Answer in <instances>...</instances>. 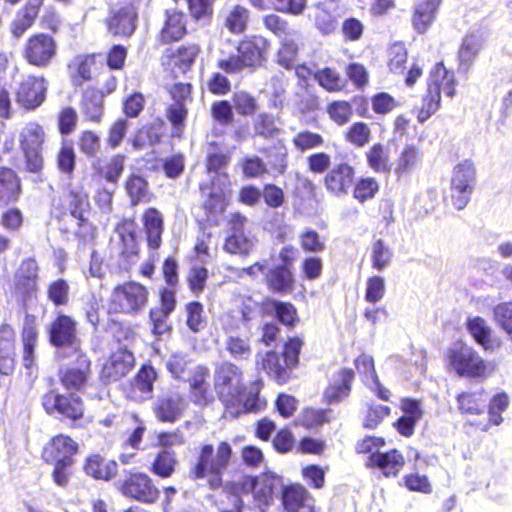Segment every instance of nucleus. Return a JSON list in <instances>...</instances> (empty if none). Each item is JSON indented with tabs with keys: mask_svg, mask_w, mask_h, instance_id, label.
Returning a JSON list of instances; mask_svg holds the SVG:
<instances>
[{
	"mask_svg": "<svg viewBox=\"0 0 512 512\" xmlns=\"http://www.w3.org/2000/svg\"><path fill=\"white\" fill-rule=\"evenodd\" d=\"M455 85L454 73L448 71L443 63H436L429 72L426 94L417 116L418 121L423 123L438 111L442 94L452 98L455 94Z\"/></svg>",
	"mask_w": 512,
	"mask_h": 512,
	"instance_id": "nucleus-1",
	"label": "nucleus"
},
{
	"mask_svg": "<svg viewBox=\"0 0 512 512\" xmlns=\"http://www.w3.org/2000/svg\"><path fill=\"white\" fill-rule=\"evenodd\" d=\"M445 357L448 369L458 376L484 379L493 372L492 364L486 362L473 347L463 343L451 346Z\"/></svg>",
	"mask_w": 512,
	"mask_h": 512,
	"instance_id": "nucleus-2",
	"label": "nucleus"
},
{
	"mask_svg": "<svg viewBox=\"0 0 512 512\" xmlns=\"http://www.w3.org/2000/svg\"><path fill=\"white\" fill-rule=\"evenodd\" d=\"M232 455L229 443L223 441L217 446L216 452L210 444L202 446L199 460L192 474L195 479L209 478V484L213 488L221 485V475L228 467Z\"/></svg>",
	"mask_w": 512,
	"mask_h": 512,
	"instance_id": "nucleus-3",
	"label": "nucleus"
},
{
	"mask_svg": "<svg viewBox=\"0 0 512 512\" xmlns=\"http://www.w3.org/2000/svg\"><path fill=\"white\" fill-rule=\"evenodd\" d=\"M477 182L476 167L472 160L459 162L452 170L450 196L457 210L464 209L471 199Z\"/></svg>",
	"mask_w": 512,
	"mask_h": 512,
	"instance_id": "nucleus-4",
	"label": "nucleus"
},
{
	"mask_svg": "<svg viewBox=\"0 0 512 512\" xmlns=\"http://www.w3.org/2000/svg\"><path fill=\"white\" fill-rule=\"evenodd\" d=\"M148 302V291L137 282H127L114 288L111 294L110 310L135 315L144 309Z\"/></svg>",
	"mask_w": 512,
	"mask_h": 512,
	"instance_id": "nucleus-5",
	"label": "nucleus"
},
{
	"mask_svg": "<svg viewBox=\"0 0 512 512\" xmlns=\"http://www.w3.org/2000/svg\"><path fill=\"white\" fill-rule=\"evenodd\" d=\"M45 139L43 128L35 123H27L19 132L20 148L25 157L26 168L37 173L43 167L42 144Z\"/></svg>",
	"mask_w": 512,
	"mask_h": 512,
	"instance_id": "nucleus-6",
	"label": "nucleus"
},
{
	"mask_svg": "<svg viewBox=\"0 0 512 512\" xmlns=\"http://www.w3.org/2000/svg\"><path fill=\"white\" fill-rule=\"evenodd\" d=\"M214 387L225 405L234 406L235 399H240L242 371L230 362L218 364L214 371Z\"/></svg>",
	"mask_w": 512,
	"mask_h": 512,
	"instance_id": "nucleus-7",
	"label": "nucleus"
},
{
	"mask_svg": "<svg viewBox=\"0 0 512 512\" xmlns=\"http://www.w3.org/2000/svg\"><path fill=\"white\" fill-rule=\"evenodd\" d=\"M111 6V17L108 21V28L114 35L130 36L136 27L137 11L136 1L120 0L114 3L109 0Z\"/></svg>",
	"mask_w": 512,
	"mask_h": 512,
	"instance_id": "nucleus-8",
	"label": "nucleus"
},
{
	"mask_svg": "<svg viewBox=\"0 0 512 512\" xmlns=\"http://www.w3.org/2000/svg\"><path fill=\"white\" fill-rule=\"evenodd\" d=\"M50 343L56 347H68L78 353L80 340L77 337V323L70 316L60 314L49 327Z\"/></svg>",
	"mask_w": 512,
	"mask_h": 512,
	"instance_id": "nucleus-9",
	"label": "nucleus"
},
{
	"mask_svg": "<svg viewBox=\"0 0 512 512\" xmlns=\"http://www.w3.org/2000/svg\"><path fill=\"white\" fill-rule=\"evenodd\" d=\"M281 484L279 477L272 473H262L248 478L244 488L251 491L255 505L264 510L273 501L274 491Z\"/></svg>",
	"mask_w": 512,
	"mask_h": 512,
	"instance_id": "nucleus-10",
	"label": "nucleus"
},
{
	"mask_svg": "<svg viewBox=\"0 0 512 512\" xmlns=\"http://www.w3.org/2000/svg\"><path fill=\"white\" fill-rule=\"evenodd\" d=\"M77 452L78 443L68 435L59 434L45 444L42 457L47 463H74Z\"/></svg>",
	"mask_w": 512,
	"mask_h": 512,
	"instance_id": "nucleus-11",
	"label": "nucleus"
},
{
	"mask_svg": "<svg viewBox=\"0 0 512 512\" xmlns=\"http://www.w3.org/2000/svg\"><path fill=\"white\" fill-rule=\"evenodd\" d=\"M246 219L242 215L232 214L229 220L232 233L227 236L224 250L230 254L248 255L255 247V239L243 231Z\"/></svg>",
	"mask_w": 512,
	"mask_h": 512,
	"instance_id": "nucleus-12",
	"label": "nucleus"
},
{
	"mask_svg": "<svg viewBox=\"0 0 512 512\" xmlns=\"http://www.w3.org/2000/svg\"><path fill=\"white\" fill-rule=\"evenodd\" d=\"M355 168L346 162L333 166L324 177V186L328 193L343 197L354 183Z\"/></svg>",
	"mask_w": 512,
	"mask_h": 512,
	"instance_id": "nucleus-13",
	"label": "nucleus"
},
{
	"mask_svg": "<svg viewBox=\"0 0 512 512\" xmlns=\"http://www.w3.org/2000/svg\"><path fill=\"white\" fill-rule=\"evenodd\" d=\"M269 47L270 43L265 37L253 35L245 37L238 43L237 52L247 68H254L260 66L265 60Z\"/></svg>",
	"mask_w": 512,
	"mask_h": 512,
	"instance_id": "nucleus-14",
	"label": "nucleus"
},
{
	"mask_svg": "<svg viewBox=\"0 0 512 512\" xmlns=\"http://www.w3.org/2000/svg\"><path fill=\"white\" fill-rule=\"evenodd\" d=\"M56 52L53 38L46 34L32 36L26 45L25 56L29 63L36 66H45Z\"/></svg>",
	"mask_w": 512,
	"mask_h": 512,
	"instance_id": "nucleus-15",
	"label": "nucleus"
},
{
	"mask_svg": "<svg viewBox=\"0 0 512 512\" xmlns=\"http://www.w3.org/2000/svg\"><path fill=\"white\" fill-rule=\"evenodd\" d=\"M121 491L126 496L148 503L154 502L159 496L152 480L143 473L132 474L122 484Z\"/></svg>",
	"mask_w": 512,
	"mask_h": 512,
	"instance_id": "nucleus-16",
	"label": "nucleus"
},
{
	"mask_svg": "<svg viewBox=\"0 0 512 512\" xmlns=\"http://www.w3.org/2000/svg\"><path fill=\"white\" fill-rule=\"evenodd\" d=\"M133 365V354L126 349H119L104 363L101 379L104 382L117 381L125 376L132 369Z\"/></svg>",
	"mask_w": 512,
	"mask_h": 512,
	"instance_id": "nucleus-17",
	"label": "nucleus"
},
{
	"mask_svg": "<svg viewBox=\"0 0 512 512\" xmlns=\"http://www.w3.org/2000/svg\"><path fill=\"white\" fill-rule=\"evenodd\" d=\"M485 42L486 35L480 30L470 32L463 37L458 50L460 69L468 71L473 66Z\"/></svg>",
	"mask_w": 512,
	"mask_h": 512,
	"instance_id": "nucleus-18",
	"label": "nucleus"
},
{
	"mask_svg": "<svg viewBox=\"0 0 512 512\" xmlns=\"http://www.w3.org/2000/svg\"><path fill=\"white\" fill-rule=\"evenodd\" d=\"M74 354L76 355V364L61 370L60 379L65 388L80 390L88 380L90 360L81 351Z\"/></svg>",
	"mask_w": 512,
	"mask_h": 512,
	"instance_id": "nucleus-19",
	"label": "nucleus"
},
{
	"mask_svg": "<svg viewBox=\"0 0 512 512\" xmlns=\"http://www.w3.org/2000/svg\"><path fill=\"white\" fill-rule=\"evenodd\" d=\"M46 89L44 79L28 76L17 90V101L27 109L36 108L44 101Z\"/></svg>",
	"mask_w": 512,
	"mask_h": 512,
	"instance_id": "nucleus-20",
	"label": "nucleus"
},
{
	"mask_svg": "<svg viewBox=\"0 0 512 512\" xmlns=\"http://www.w3.org/2000/svg\"><path fill=\"white\" fill-rule=\"evenodd\" d=\"M282 500L287 512H316L314 498L300 485L286 487Z\"/></svg>",
	"mask_w": 512,
	"mask_h": 512,
	"instance_id": "nucleus-21",
	"label": "nucleus"
},
{
	"mask_svg": "<svg viewBox=\"0 0 512 512\" xmlns=\"http://www.w3.org/2000/svg\"><path fill=\"white\" fill-rule=\"evenodd\" d=\"M466 327L476 343L485 351L494 352L500 348L501 341L493 336V331L485 319L479 316L471 317L467 320Z\"/></svg>",
	"mask_w": 512,
	"mask_h": 512,
	"instance_id": "nucleus-22",
	"label": "nucleus"
},
{
	"mask_svg": "<svg viewBox=\"0 0 512 512\" xmlns=\"http://www.w3.org/2000/svg\"><path fill=\"white\" fill-rule=\"evenodd\" d=\"M369 464L378 468L385 477H395L405 464V458L401 452L392 449L385 453H373L369 457Z\"/></svg>",
	"mask_w": 512,
	"mask_h": 512,
	"instance_id": "nucleus-23",
	"label": "nucleus"
},
{
	"mask_svg": "<svg viewBox=\"0 0 512 512\" xmlns=\"http://www.w3.org/2000/svg\"><path fill=\"white\" fill-rule=\"evenodd\" d=\"M442 0H418L414 7L412 25L418 33H425L436 19Z\"/></svg>",
	"mask_w": 512,
	"mask_h": 512,
	"instance_id": "nucleus-24",
	"label": "nucleus"
},
{
	"mask_svg": "<svg viewBox=\"0 0 512 512\" xmlns=\"http://www.w3.org/2000/svg\"><path fill=\"white\" fill-rule=\"evenodd\" d=\"M355 366L357 371L362 374L363 382L374 391L380 399L388 401L390 392L379 383L373 358L370 355L362 354L355 360Z\"/></svg>",
	"mask_w": 512,
	"mask_h": 512,
	"instance_id": "nucleus-25",
	"label": "nucleus"
},
{
	"mask_svg": "<svg viewBox=\"0 0 512 512\" xmlns=\"http://www.w3.org/2000/svg\"><path fill=\"white\" fill-rule=\"evenodd\" d=\"M354 373L350 369H343L335 374L324 392L325 400L330 403H339L350 394Z\"/></svg>",
	"mask_w": 512,
	"mask_h": 512,
	"instance_id": "nucleus-26",
	"label": "nucleus"
},
{
	"mask_svg": "<svg viewBox=\"0 0 512 512\" xmlns=\"http://www.w3.org/2000/svg\"><path fill=\"white\" fill-rule=\"evenodd\" d=\"M422 162V153L413 145H406L399 153L394 166V174L398 180L407 179Z\"/></svg>",
	"mask_w": 512,
	"mask_h": 512,
	"instance_id": "nucleus-27",
	"label": "nucleus"
},
{
	"mask_svg": "<svg viewBox=\"0 0 512 512\" xmlns=\"http://www.w3.org/2000/svg\"><path fill=\"white\" fill-rule=\"evenodd\" d=\"M337 10V4L332 0L316 6L315 25L322 34L328 35L336 30L339 17Z\"/></svg>",
	"mask_w": 512,
	"mask_h": 512,
	"instance_id": "nucleus-28",
	"label": "nucleus"
},
{
	"mask_svg": "<svg viewBox=\"0 0 512 512\" xmlns=\"http://www.w3.org/2000/svg\"><path fill=\"white\" fill-rule=\"evenodd\" d=\"M118 465L113 460H108L98 454L89 456L84 464V471L95 479L109 481L117 473Z\"/></svg>",
	"mask_w": 512,
	"mask_h": 512,
	"instance_id": "nucleus-29",
	"label": "nucleus"
},
{
	"mask_svg": "<svg viewBox=\"0 0 512 512\" xmlns=\"http://www.w3.org/2000/svg\"><path fill=\"white\" fill-rule=\"evenodd\" d=\"M257 367L264 370L278 382H285L288 377L289 365H286L283 357L276 352L269 351L264 355H257Z\"/></svg>",
	"mask_w": 512,
	"mask_h": 512,
	"instance_id": "nucleus-30",
	"label": "nucleus"
},
{
	"mask_svg": "<svg viewBox=\"0 0 512 512\" xmlns=\"http://www.w3.org/2000/svg\"><path fill=\"white\" fill-rule=\"evenodd\" d=\"M212 191L209 194V199L205 202V207L211 213H219L225 209L226 206V192L230 187V180L227 174H218L212 180Z\"/></svg>",
	"mask_w": 512,
	"mask_h": 512,
	"instance_id": "nucleus-31",
	"label": "nucleus"
},
{
	"mask_svg": "<svg viewBox=\"0 0 512 512\" xmlns=\"http://www.w3.org/2000/svg\"><path fill=\"white\" fill-rule=\"evenodd\" d=\"M184 401L178 396H168L157 401L154 412L159 421L174 422L182 414Z\"/></svg>",
	"mask_w": 512,
	"mask_h": 512,
	"instance_id": "nucleus-32",
	"label": "nucleus"
},
{
	"mask_svg": "<svg viewBox=\"0 0 512 512\" xmlns=\"http://www.w3.org/2000/svg\"><path fill=\"white\" fill-rule=\"evenodd\" d=\"M268 288L276 293L286 294L293 290L292 272L285 266H276L266 274Z\"/></svg>",
	"mask_w": 512,
	"mask_h": 512,
	"instance_id": "nucleus-33",
	"label": "nucleus"
},
{
	"mask_svg": "<svg viewBox=\"0 0 512 512\" xmlns=\"http://www.w3.org/2000/svg\"><path fill=\"white\" fill-rule=\"evenodd\" d=\"M105 94L95 88H88L82 98V110L86 118L93 122H99L103 116V101Z\"/></svg>",
	"mask_w": 512,
	"mask_h": 512,
	"instance_id": "nucleus-34",
	"label": "nucleus"
},
{
	"mask_svg": "<svg viewBox=\"0 0 512 512\" xmlns=\"http://www.w3.org/2000/svg\"><path fill=\"white\" fill-rule=\"evenodd\" d=\"M208 375L207 368L198 367L190 384L192 399L200 405H206L213 400V393L206 381Z\"/></svg>",
	"mask_w": 512,
	"mask_h": 512,
	"instance_id": "nucleus-35",
	"label": "nucleus"
},
{
	"mask_svg": "<svg viewBox=\"0 0 512 512\" xmlns=\"http://www.w3.org/2000/svg\"><path fill=\"white\" fill-rule=\"evenodd\" d=\"M116 233L121 245V254L127 258L135 256L138 252L135 224L131 220H124L116 227Z\"/></svg>",
	"mask_w": 512,
	"mask_h": 512,
	"instance_id": "nucleus-36",
	"label": "nucleus"
},
{
	"mask_svg": "<svg viewBox=\"0 0 512 512\" xmlns=\"http://www.w3.org/2000/svg\"><path fill=\"white\" fill-rule=\"evenodd\" d=\"M14 333L9 327L0 330V373L9 375L14 368Z\"/></svg>",
	"mask_w": 512,
	"mask_h": 512,
	"instance_id": "nucleus-37",
	"label": "nucleus"
},
{
	"mask_svg": "<svg viewBox=\"0 0 512 512\" xmlns=\"http://www.w3.org/2000/svg\"><path fill=\"white\" fill-rule=\"evenodd\" d=\"M186 28L183 22V14L176 10H168L164 26L160 33L162 42L177 41L185 34Z\"/></svg>",
	"mask_w": 512,
	"mask_h": 512,
	"instance_id": "nucleus-38",
	"label": "nucleus"
},
{
	"mask_svg": "<svg viewBox=\"0 0 512 512\" xmlns=\"http://www.w3.org/2000/svg\"><path fill=\"white\" fill-rule=\"evenodd\" d=\"M143 221L148 245L152 249H157L161 244L163 232V219L160 212L154 208L148 209L143 216Z\"/></svg>",
	"mask_w": 512,
	"mask_h": 512,
	"instance_id": "nucleus-39",
	"label": "nucleus"
},
{
	"mask_svg": "<svg viewBox=\"0 0 512 512\" xmlns=\"http://www.w3.org/2000/svg\"><path fill=\"white\" fill-rule=\"evenodd\" d=\"M21 193L20 180L16 173L8 168H0V200L16 201Z\"/></svg>",
	"mask_w": 512,
	"mask_h": 512,
	"instance_id": "nucleus-40",
	"label": "nucleus"
},
{
	"mask_svg": "<svg viewBox=\"0 0 512 512\" xmlns=\"http://www.w3.org/2000/svg\"><path fill=\"white\" fill-rule=\"evenodd\" d=\"M366 159L368 166L376 173L388 174L391 171L390 152L387 147L377 143L367 152Z\"/></svg>",
	"mask_w": 512,
	"mask_h": 512,
	"instance_id": "nucleus-41",
	"label": "nucleus"
},
{
	"mask_svg": "<svg viewBox=\"0 0 512 512\" xmlns=\"http://www.w3.org/2000/svg\"><path fill=\"white\" fill-rule=\"evenodd\" d=\"M38 332L35 326V318L27 316L25 318L22 339L24 346L23 363L26 368H31L34 363V348L37 342Z\"/></svg>",
	"mask_w": 512,
	"mask_h": 512,
	"instance_id": "nucleus-42",
	"label": "nucleus"
},
{
	"mask_svg": "<svg viewBox=\"0 0 512 512\" xmlns=\"http://www.w3.org/2000/svg\"><path fill=\"white\" fill-rule=\"evenodd\" d=\"M248 19V10L240 5H234L227 10L224 25L230 32L239 34L245 31Z\"/></svg>",
	"mask_w": 512,
	"mask_h": 512,
	"instance_id": "nucleus-43",
	"label": "nucleus"
},
{
	"mask_svg": "<svg viewBox=\"0 0 512 512\" xmlns=\"http://www.w3.org/2000/svg\"><path fill=\"white\" fill-rule=\"evenodd\" d=\"M370 258L372 267L377 271H383L390 265L393 251L383 240L379 239L371 246Z\"/></svg>",
	"mask_w": 512,
	"mask_h": 512,
	"instance_id": "nucleus-44",
	"label": "nucleus"
},
{
	"mask_svg": "<svg viewBox=\"0 0 512 512\" xmlns=\"http://www.w3.org/2000/svg\"><path fill=\"white\" fill-rule=\"evenodd\" d=\"M177 465V459L175 452L170 450H162L155 457L152 463V472L162 478L170 477Z\"/></svg>",
	"mask_w": 512,
	"mask_h": 512,
	"instance_id": "nucleus-45",
	"label": "nucleus"
},
{
	"mask_svg": "<svg viewBox=\"0 0 512 512\" xmlns=\"http://www.w3.org/2000/svg\"><path fill=\"white\" fill-rule=\"evenodd\" d=\"M457 400L459 409L464 413L478 415L484 411L485 399L483 392L462 393Z\"/></svg>",
	"mask_w": 512,
	"mask_h": 512,
	"instance_id": "nucleus-46",
	"label": "nucleus"
},
{
	"mask_svg": "<svg viewBox=\"0 0 512 512\" xmlns=\"http://www.w3.org/2000/svg\"><path fill=\"white\" fill-rule=\"evenodd\" d=\"M156 379V372L151 366H144L137 374L135 383L133 385L134 392L139 391L140 399L150 397L153 389V382Z\"/></svg>",
	"mask_w": 512,
	"mask_h": 512,
	"instance_id": "nucleus-47",
	"label": "nucleus"
},
{
	"mask_svg": "<svg viewBox=\"0 0 512 512\" xmlns=\"http://www.w3.org/2000/svg\"><path fill=\"white\" fill-rule=\"evenodd\" d=\"M124 161L123 155H114L104 166L96 168L97 173L109 183L116 184L124 170Z\"/></svg>",
	"mask_w": 512,
	"mask_h": 512,
	"instance_id": "nucleus-48",
	"label": "nucleus"
},
{
	"mask_svg": "<svg viewBox=\"0 0 512 512\" xmlns=\"http://www.w3.org/2000/svg\"><path fill=\"white\" fill-rule=\"evenodd\" d=\"M280 41L281 47L277 55L278 63L286 69H292L295 67L298 45L294 41V36L283 38Z\"/></svg>",
	"mask_w": 512,
	"mask_h": 512,
	"instance_id": "nucleus-49",
	"label": "nucleus"
},
{
	"mask_svg": "<svg viewBox=\"0 0 512 512\" xmlns=\"http://www.w3.org/2000/svg\"><path fill=\"white\" fill-rule=\"evenodd\" d=\"M186 324L188 328L197 333L204 329L206 320L204 316L203 305L199 302H190L185 306Z\"/></svg>",
	"mask_w": 512,
	"mask_h": 512,
	"instance_id": "nucleus-50",
	"label": "nucleus"
},
{
	"mask_svg": "<svg viewBox=\"0 0 512 512\" xmlns=\"http://www.w3.org/2000/svg\"><path fill=\"white\" fill-rule=\"evenodd\" d=\"M263 24L267 30L272 32L280 40L289 36H295V31L289 27L288 22L277 14L264 16Z\"/></svg>",
	"mask_w": 512,
	"mask_h": 512,
	"instance_id": "nucleus-51",
	"label": "nucleus"
},
{
	"mask_svg": "<svg viewBox=\"0 0 512 512\" xmlns=\"http://www.w3.org/2000/svg\"><path fill=\"white\" fill-rule=\"evenodd\" d=\"M216 65L220 70L228 74L240 73L247 68L237 51L236 53H226L224 50H221Z\"/></svg>",
	"mask_w": 512,
	"mask_h": 512,
	"instance_id": "nucleus-52",
	"label": "nucleus"
},
{
	"mask_svg": "<svg viewBox=\"0 0 512 512\" xmlns=\"http://www.w3.org/2000/svg\"><path fill=\"white\" fill-rule=\"evenodd\" d=\"M226 350L236 360H246L251 355V346L246 338L229 336L225 344Z\"/></svg>",
	"mask_w": 512,
	"mask_h": 512,
	"instance_id": "nucleus-53",
	"label": "nucleus"
},
{
	"mask_svg": "<svg viewBox=\"0 0 512 512\" xmlns=\"http://www.w3.org/2000/svg\"><path fill=\"white\" fill-rule=\"evenodd\" d=\"M371 131L367 124L356 122L350 126L345 139L356 147H364L370 141Z\"/></svg>",
	"mask_w": 512,
	"mask_h": 512,
	"instance_id": "nucleus-54",
	"label": "nucleus"
},
{
	"mask_svg": "<svg viewBox=\"0 0 512 512\" xmlns=\"http://www.w3.org/2000/svg\"><path fill=\"white\" fill-rule=\"evenodd\" d=\"M378 190L379 184L374 178H361L354 186L353 196L356 200L363 203L366 200L372 199Z\"/></svg>",
	"mask_w": 512,
	"mask_h": 512,
	"instance_id": "nucleus-55",
	"label": "nucleus"
},
{
	"mask_svg": "<svg viewBox=\"0 0 512 512\" xmlns=\"http://www.w3.org/2000/svg\"><path fill=\"white\" fill-rule=\"evenodd\" d=\"M508 406L509 397L506 393H498L494 395L490 400L488 408L489 423L496 426L500 425L503 422L501 414L508 408Z\"/></svg>",
	"mask_w": 512,
	"mask_h": 512,
	"instance_id": "nucleus-56",
	"label": "nucleus"
},
{
	"mask_svg": "<svg viewBox=\"0 0 512 512\" xmlns=\"http://www.w3.org/2000/svg\"><path fill=\"white\" fill-rule=\"evenodd\" d=\"M83 404L78 396L69 395L63 396L60 400V408L58 413L61 415L76 420L83 416Z\"/></svg>",
	"mask_w": 512,
	"mask_h": 512,
	"instance_id": "nucleus-57",
	"label": "nucleus"
},
{
	"mask_svg": "<svg viewBox=\"0 0 512 512\" xmlns=\"http://www.w3.org/2000/svg\"><path fill=\"white\" fill-rule=\"evenodd\" d=\"M199 53L197 45L183 46L178 49L177 54L172 56V64L178 66L181 72H185L194 62Z\"/></svg>",
	"mask_w": 512,
	"mask_h": 512,
	"instance_id": "nucleus-58",
	"label": "nucleus"
},
{
	"mask_svg": "<svg viewBox=\"0 0 512 512\" xmlns=\"http://www.w3.org/2000/svg\"><path fill=\"white\" fill-rule=\"evenodd\" d=\"M293 143L297 149L305 151L322 146L324 139L320 134L306 130L296 134Z\"/></svg>",
	"mask_w": 512,
	"mask_h": 512,
	"instance_id": "nucleus-59",
	"label": "nucleus"
},
{
	"mask_svg": "<svg viewBox=\"0 0 512 512\" xmlns=\"http://www.w3.org/2000/svg\"><path fill=\"white\" fill-rule=\"evenodd\" d=\"M507 305H496L493 309V319L495 323L507 334L512 342V314Z\"/></svg>",
	"mask_w": 512,
	"mask_h": 512,
	"instance_id": "nucleus-60",
	"label": "nucleus"
},
{
	"mask_svg": "<svg viewBox=\"0 0 512 512\" xmlns=\"http://www.w3.org/2000/svg\"><path fill=\"white\" fill-rule=\"evenodd\" d=\"M330 118L338 125H344L352 116V107L346 101H335L328 106Z\"/></svg>",
	"mask_w": 512,
	"mask_h": 512,
	"instance_id": "nucleus-61",
	"label": "nucleus"
},
{
	"mask_svg": "<svg viewBox=\"0 0 512 512\" xmlns=\"http://www.w3.org/2000/svg\"><path fill=\"white\" fill-rule=\"evenodd\" d=\"M407 61V51L403 44L396 43L389 49L388 66L390 71L394 73H402L404 65Z\"/></svg>",
	"mask_w": 512,
	"mask_h": 512,
	"instance_id": "nucleus-62",
	"label": "nucleus"
},
{
	"mask_svg": "<svg viewBox=\"0 0 512 512\" xmlns=\"http://www.w3.org/2000/svg\"><path fill=\"white\" fill-rule=\"evenodd\" d=\"M126 190L132 204L136 205L147 196V182L140 176H131L126 183Z\"/></svg>",
	"mask_w": 512,
	"mask_h": 512,
	"instance_id": "nucleus-63",
	"label": "nucleus"
},
{
	"mask_svg": "<svg viewBox=\"0 0 512 512\" xmlns=\"http://www.w3.org/2000/svg\"><path fill=\"white\" fill-rule=\"evenodd\" d=\"M299 242L303 250L307 252H321L325 248L324 241L319 234L311 229L303 231L299 236Z\"/></svg>",
	"mask_w": 512,
	"mask_h": 512,
	"instance_id": "nucleus-64",
	"label": "nucleus"
}]
</instances>
